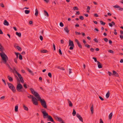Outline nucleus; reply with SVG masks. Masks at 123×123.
Instances as JSON below:
<instances>
[{
    "mask_svg": "<svg viewBox=\"0 0 123 123\" xmlns=\"http://www.w3.org/2000/svg\"><path fill=\"white\" fill-rule=\"evenodd\" d=\"M30 90L32 93L37 98L38 100L40 101L41 105L45 109L47 108L46 103L44 100V99H42L38 93L35 91L33 88H30Z\"/></svg>",
    "mask_w": 123,
    "mask_h": 123,
    "instance_id": "obj_1",
    "label": "nucleus"
},
{
    "mask_svg": "<svg viewBox=\"0 0 123 123\" xmlns=\"http://www.w3.org/2000/svg\"><path fill=\"white\" fill-rule=\"evenodd\" d=\"M4 50V47L0 43V55L3 61V63L4 64H6L7 61L8 60V57L7 55L3 52Z\"/></svg>",
    "mask_w": 123,
    "mask_h": 123,
    "instance_id": "obj_2",
    "label": "nucleus"
},
{
    "mask_svg": "<svg viewBox=\"0 0 123 123\" xmlns=\"http://www.w3.org/2000/svg\"><path fill=\"white\" fill-rule=\"evenodd\" d=\"M41 111L43 113V118H47L48 121H49L54 123H55V122L54 120L52 117L48 115V113L44 109H41Z\"/></svg>",
    "mask_w": 123,
    "mask_h": 123,
    "instance_id": "obj_3",
    "label": "nucleus"
},
{
    "mask_svg": "<svg viewBox=\"0 0 123 123\" xmlns=\"http://www.w3.org/2000/svg\"><path fill=\"white\" fill-rule=\"evenodd\" d=\"M16 90L18 91L22 92H23L25 91L22 85L20 84V82L17 85Z\"/></svg>",
    "mask_w": 123,
    "mask_h": 123,
    "instance_id": "obj_4",
    "label": "nucleus"
},
{
    "mask_svg": "<svg viewBox=\"0 0 123 123\" xmlns=\"http://www.w3.org/2000/svg\"><path fill=\"white\" fill-rule=\"evenodd\" d=\"M7 84L9 88L13 92L15 93L16 92V88L13 84L11 83L8 82H7Z\"/></svg>",
    "mask_w": 123,
    "mask_h": 123,
    "instance_id": "obj_5",
    "label": "nucleus"
},
{
    "mask_svg": "<svg viewBox=\"0 0 123 123\" xmlns=\"http://www.w3.org/2000/svg\"><path fill=\"white\" fill-rule=\"evenodd\" d=\"M69 46L70 47L69 48V49L70 50H73L74 47V45L73 42L70 39L69 40Z\"/></svg>",
    "mask_w": 123,
    "mask_h": 123,
    "instance_id": "obj_6",
    "label": "nucleus"
},
{
    "mask_svg": "<svg viewBox=\"0 0 123 123\" xmlns=\"http://www.w3.org/2000/svg\"><path fill=\"white\" fill-rule=\"evenodd\" d=\"M34 98L32 99L33 103L35 105H38V104L37 98L35 97Z\"/></svg>",
    "mask_w": 123,
    "mask_h": 123,
    "instance_id": "obj_7",
    "label": "nucleus"
},
{
    "mask_svg": "<svg viewBox=\"0 0 123 123\" xmlns=\"http://www.w3.org/2000/svg\"><path fill=\"white\" fill-rule=\"evenodd\" d=\"M75 41L77 43L78 46L80 48L82 49V46L81 44L78 41L77 39H75Z\"/></svg>",
    "mask_w": 123,
    "mask_h": 123,
    "instance_id": "obj_8",
    "label": "nucleus"
},
{
    "mask_svg": "<svg viewBox=\"0 0 123 123\" xmlns=\"http://www.w3.org/2000/svg\"><path fill=\"white\" fill-rule=\"evenodd\" d=\"M77 117L82 122H83V118L80 115L78 114L77 113L76 115Z\"/></svg>",
    "mask_w": 123,
    "mask_h": 123,
    "instance_id": "obj_9",
    "label": "nucleus"
},
{
    "mask_svg": "<svg viewBox=\"0 0 123 123\" xmlns=\"http://www.w3.org/2000/svg\"><path fill=\"white\" fill-rule=\"evenodd\" d=\"M6 65H7L8 66L9 68L11 70H12V71L13 72V73H14V71L16 73V71H17L15 68H14L13 70L12 68L10 67V66L7 63H6Z\"/></svg>",
    "mask_w": 123,
    "mask_h": 123,
    "instance_id": "obj_10",
    "label": "nucleus"
},
{
    "mask_svg": "<svg viewBox=\"0 0 123 123\" xmlns=\"http://www.w3.org/2000/svg\"><path fill=\"white\" fill-rule=\"evenodd\" d=\"M55 117L56 119V120L58 121L61 122L62 120L61 117H59L58 116H55Z\"/></svg>",
    "mask_w": 123,
    "mask_h": 123,
    "instance_id": "obj_11",
    "label": "nucleus"
},
{
    "mask_svg": "<svg viewBox=\"0 0 123 123\" xmlns=\"http://www.w3.org/2000/svg\"><path fill=\"white\" fill-rule=\"evenodd\" d=\"M113 75H114L115 76L117 77L119 76V75L118 73L116 71L114 70H113Z\"/></svg>",
    "mask_w": 123,
    "mask_h": 123,
    "instance_id": "obj_12",
    "label": "nucleus"
},
{
    "mask_svg": "<svg viewBox=\"0 0 123 123\" xmlns=\"http://www.w3.org/2000/svg\"><path fill=\"white\" fill-rule=\"evenodd\" d=\"M7 78L9 80V81L10 82H12L13 81V78L11 77L10 76L8 75L7 76Z\"/></svg>",
    "mask_w": 123,
    "mask_h": 123,
    "instance_id": "obj_13",
    "label": "nucleus"
},
{
    "mask_svg": "<svg viewBox=\"0 0 123 123\" xmlns=\"http://www.w3.org/2000/svg\"><path fill=\"white\" fill-rule=\"evenodd\" d=\"M98 68H102V65L99 62H98Z\"/></svg>",
    "mask_w": 123,
    "mask_h": 123,
    "instance_id": "obj_14",
    "label": "nucleus"
},
{
    "mask_svg": "<svg viewBox=\"0 0 123 123\" xmlns=\"http://www.w3.org/2000/svg\"><path fill=\"white\" fill-rule=\"evenodd\" d=\"M115 24V22L113 21H112L111 23H109V25L110 27H112L113 26V25H114Z\"/></svg>",
    "mask_w": 123,
    "mask_h": 123,
    "instance_id": "obj_15",
    "label": "nucleus"
},
{
    "mask_svg": "<svg viewBox=\"0 0 123 123\" xmlns=\"http://www.w3.org/2000/svg\"><path fill=\"white\" fill-rule=\"evenodd\" d=\"M4 25H5L8 26L9 25V23L6 20H5L3 23Z\"/></svg>",
    "mask_w": 123,
    "mask_h": 123,
    "instance_id": "obj_16",
    "label": "nucleus"
},
{
    "mask_svg": "<svg viewBox=\"0 0 123 123\" xmlns=\"http://www.w3.org/2000/svg\"><path fill=\"white\" fill-rule=\"evenodd\" d=\"M64 30L65 31L68 33L69 31L68 29V27H65L64 28Z\"/></svg>",
    "mask_w": 123,
    "mask_h": 123,
    "instance_id": "obj_17",
    "label": "nucleus"
},
{
    "mask_svg": "<svg viewBox=\"0 0 123 123\" xmlns=\"http://www.w3.org/2000/svg\"><path fill=\"white\" fill-rule=\"evenodd\" d=\"M16 73L17 74L18 76L20 79L23 78L21 76V74L19 73H18L17 71H16Z\"/></svg>",
    "mask_w": 123,
    "mask_h": 123,
    "instance_id": "obj_18",
    "label": "nucleus"
},
{
    "mask_svg": "<svg viewBox=\"0 0 123 123\" xmlns=\"http://www.w3.org/2000/svg\"><path fill=\"white\" fill-rule=\"evenodd\" d=\"M93 105H92L91 106L90 108L91 110L92 114H93Z\"/></svg>",
    "mask_w": 123,
    "mask_h": 123,
    "instance_id": "obj_19",
    "label": "nucleus"
},
{
    "mask_svg": "<svg viewBox=\"0 0 123 123\" xmlns=\"http://www.w3.org/2000/svg\"><path fill=\"white\" fill-rule=\"evenodd\" d=\"M26 69L27 70V71L30 73L32 75H33L34 74L33 72L30 70L28 68H26Z\"/></svg>",
    "mask_w": 123,
    "mask_h": 123,
    "instance_id": "obj_20",
    "label": "nucleus"
},
{
    "mask_svg": "<svg viewBox=\"0 0 123 123\" xmlns=\"http://www.w3.org/2000/svg\"><path fill=\"white\" fill-rule=\"evenodd\" d=\"M44 15L47 17H48L49 16V15L48 13L45 10L44 11Z\"/></svg>",
    "mask_w": 123,
    "mask_h": 123,
    "instance_id": "obj_21",
    "label": "nucleus"
},
{
    "mask_svg": "<svg viewBox=\"0 0 123 123\" xmlns=\"http://www.w3.org/2000/svg\"><path fill=\"white\" fill-rule=\"evenodd\" d=\"M68 101L69 106L71 107H72L73 106V104L69 100V99H68Z\"/></svg>",
    "mask_w": 123,
    "mask_h": 123,
    "instance_id": "obj_22",
    "label": "nucleus"
},
{
    "mask_svg": "<svg viewBox=\"0 0 123 123\" xmlns=\"http://www.w3.org/2000/svg\"><path fill=\"white\" fill-rule=\"evenodd\" d=\"M38 12L37 9L36 8L35 9V15L36 16H37L38 14Z\"/></svg>",
    "mask_w": 123,
    "mask_h": 123,
    "instance_id": "obj_23",
    "label": "nucleus"
},
{
    "mask_svg": "<svg viewBox=\"0 0 123 123\" xmlns=\"http://www.w3.org/2000/svg\"><path fill=\"white\" fill-rule=\"evenodd\" d=\"M110 94V92L109 91H108L106 93V98H108L109 97Z\"/></svg>",
    "mask_w": 123,
    "mask_h": 123,
    "instance_id": "obj_24",
    "label": "nucleus"
},
{
    "mask_svg": "<svg viewBox=\"0 0 123 123\" xmlns=\"http://www.w3.org/2000/svg\"><path fill=\"white\" fill-rule=\"evenodd\" d=\"M23 106L24 108V109L25 110L27 111L28 110V108L27 107H26L25 105H24V104L23 105Z\"/></svg>",
    "mask_w": 123,
    "mask_h": 123,
    "instance_id": "obj_25",
    "label": "nucleus"
},
{
    "mask_svg": "<svg viewBox=\"0 0 123 123\" xmlns=\"http://www.w3.org/2000/svg\"><path fill=\"white\" fill-rule=\"evenodd\" d=\"M27 97L29 98H32V99H33L34 98V97H33V96L32 95L29 94V96H27Z\"/></svg>",
    "mask_w": 123,
    "mask_h": 123,
    "instance_id": "obj_26",
    "label": "nucleus"
},
{
    "mask_svg": "<svg viewBox=\"0 0 123 123\" xmlns=\"http://www.w3.org/2000/svg\"><path fill=\"white\" fill-rule=\"evenodd\" d=\"M16 34L19 37H20L21 36V33L20 32H16Z\"/></svg>",
    "mask_w": 123,
    "mask_h": 123,
    "instance_id": "obj_27",
    "label": "nucleus"
},
{
    "mask_svg": "<svg viewBox=\"0 0 123 123\" xmlns=\"http://www.w3.org/2000/svg\"><path fill=\"white\" fill-rule=\"evenodd\" d=\"M41 52L43 53H47L48 52V51L46 50H41Z\"/></svg>",
    "mask_w": 123,
    "mask_h": 123,
    "instance_id": "obj_28",
    "label": "nucleus"
},
{
    "mask_svg": "<svg viewBox=\"0 0 123 123\" xmlns=\"http://www.w3.org/2000/svg\"><path fill=\"white\" fill-rule=\"evenodd\" d=\"M76 112L75 110L74 109H73V112L72 113V114L73 116H75L76 114Z\"/></svg>",
    "mask_w": 123,
    "mask_h": 123,
    "instance_id": "obj_29",
    "label": "nucleus"
},
{
    "mask_svg": "<svg viewBox=\"0 0 123 123\" xmlns=\"http://www.w3.org/2000/svg\"><path fill=\"white\" fill-rule=\"evenodd\" d=\"M112 113L111 112L110 114L109 115V118L110 119H111L112 118Z\"/></svg>",
    "mask_w": 123,
    "mask_h": 123,
    "instance_id": "obj_30",
    "label": "nucleus"
},
{
    "mask_svg": "<svg viewBox=\"0 0 123 123\" xmlns=\"http://www.w3.org/2000/svg\"><path fill=\"white\" fill-rule=\"evenodd\" d=\"M16 48L19 51H21V48L19 46H17Z\"/></svg>",
    "mask_w": 123,
    "mask_h": 123,
    "instance_id": "obj_31",
    "label": "nucleus"
},
{
    "mask_svg": "<svg viewBox=\"0 0 123 123\" xmlns=\"http://www.w3.org/2000/svg\"><path fill=\"white\" fill-rule=\"evenodd\" d=\"M18 106L16 105L15 107V112H17L18 111Z\"/></svg>",
    "mask_w": 123,
    "mask_h": 123,
    "instance_id": "obj_32",
    "label": "nucleus"
},
{
    "mask_svg": "<svg viewBox=\"0 0 123 123\" xmlns=\"http://www.w3.org/2000/svg\"><path fill=\"white\" fill-rule=\"evenodd\" d=\"M25 13L26 14H28L29 13L30 11L29 10H26L25 11Z\"/></svg>",
    "mask_w": 123,
    "mask_h": 123,
    "instance_id": "obj_33",
    "label": "nucleus"
},
{
    "mask_svg": "<svg viewBox=\"0 0 123 123\" xmlns=\"http://www.w3.org/2000/svg\"><path fill=\"white\" fill-rule=\"evenodd\" d=\"M100 23L102 25H104L106 23L102 21H100Z\"/></svg>",
    "mask_w": 123,
    "mask_h": 123,
    "instance_id": "obj_34",
    "label": "nucleus"
},
{
    "mask_svg": "<svg viewBox=\"0 0 123 123\" xmlns=\"http://www.w3.org/2000/svg\"><path fill=\"white\" fill-rule=\"evenodd\" d=\"M14 53L17 56L16 57H17V58H18V55H19L20 54L19 53L16 52H15Z\"/></svg>",
    "mask_w": 123,
    "mask_h": 123,
    "instance_id": "obj_35",
    "label": "nucleus"
},
{
    "mask_svg": "<svg viewBox=\"0 0 123 123\" xmlns=\"http://www.w3.org/2000/svg\"><path fill=\"white\" fill-rule=\"evenodd\" d=\"M19 58L20 60H21L22 59V55L20 54L19 56Z\"/></svg>",
    "mask_w": 123,
    "mask_h": 123,
    "instance_id": "obj_36",
    "label": "nucleus"
},
{
    "mask_svg": "<svg viewBox=\"0 0 123 123\" xmlns=\"http://www.w3.org/2000/svg\"><path fill=\"white\" fill-rule=\"evenodd\" d=\"M81 77L79 75H78L77 77V79L79 80H81Z\"/></svg>",
    "mask_w": 123,
    "mask_h": 123,
    "instance_id": "obj_37",
    "label": "nucleus"
},
{
    "mask_svg": "<svg viewBox=\"0 0 123 123\" xmlns=\"http://www.w3.org/2000/svg\"><path fill=\"white\" fill-rule=\"evenodd\" d=\"M48 75L49 77L50 78L52 77V74L51 73H49L48 74Z\"/></svg>",
    "mask_w": 123,
    "mask_h": 123,
    "instance_id": "obj_38",
    "label": "nucleus"
},
{
    "mask_svg": "<svg viewBox=\"0 0 123 123\" xmlns=\"http://www.w3.org/2000/svg\"><path fill=\"white\" fill-rule=\"evenodd\" d=\"M85 46L88 48H90V45H88L87 44H85Z\"/></svg>",
    "mask_w": 123,
    "mask_h": 123,
    "instance_id": "obj_39",
    "label": "nucleus"
},
{
    "mask_svg": "<svg viewBox=\"0 0 123 123\" xmlns=\"http://www.w3.org/2000/svg\"><path fill=\"white\" fill-rule=\"evenodd\" d=\"M60 26L61 27H63L64 26V25L62 22L60 23Z\"/></svg>",
    "mask_w": 123,
    "mask_h": 123,
    "instance_id": "obj_40",
    "label": "nucleus"
},
{
    "mask_svg": "<svg viewBox=\"0 0 123 123\" xmlns=\"http://www.w3.org/2000/svg\"><path fill=\"white\" fill-rule=\"evenodd\" d=\"M73 10H78L79 9L78 8V7L77 6H74V7L73 8Z\"/></svg>",
    "mask_w": 123,
    "mask_h": 123,
    "instance_id": "obj_41",
    "label": "nucleus"
},
{
    "mask_svg": "<svg viewBox=\"0 0 123 123\" xmlns=\"http://www.w3.org/2000/svg\"><path fill=\"white\" fill-rule=\"evenodd\" d=\"M113 7L115 8H119V7H120V6L118 5H116L114 6Z\"/></svg>",
    "mask_w": 123,
    "mask_h": 123,
    "instance_id": "obj_42",
    "label": "nucleus"
},
{
    "mask_svg": "<svg viewBox=\"0 0 123 123\" xmlns=\"http://www.w3.org/2000/svg\"><path fill=\"white\" fill-rule=\"evenodd\" d=\"M59 54L61 55H62V51L60 49H59Z\"/></svg>",
    "mask_w": 123,
    "mask_h": 123,
    "instance_id": "obj_43",
    "label": "nucleus"
},
{
    "mask_svg": "<svg viewBox=\"0 0 123 123\" xmlns=\"http://www.w3.org/2000/svg\"><path fill=\"white\" fill-rule=\"evenodd\" d=\"M92 58L94 60V61L95 62H98V61H97V58H96L95 57H93Z\"/></svg>",
    "mask_w": 123,
    "mask_h": 123,
    "instance_id": "obj_44",
    "label": "nucleus"
},
{
    "mask_svg": "<svg viewBox=\"0 0 123 123\" xmlns=\"http://www.w3.org/2000/svg\"><path fill=\"white\" fill-rule=\"evenodd\" d=\"M93 40L97 43H98V41L97 39L96 38H95L93 39Z\"/></svg>",
    "mask_w": 123,
    "mask_h": 123,
    "instance_id": "obj_45",
    "label": "nucleus"
},
{
    "mask_svg": "<svg viewBox=\"0 0 123 123\" xmlns=\"http://www.w3.org/2000/svg\"><path fill=\"white\" fill-rule=\"evenodd\" d=\"M108 74L109 75V76H111L113 74L112 73L109 72L108 71Z\"/></svg>",
    "mask_w": 123,
    "mask_h": 123,
    "instance_id": "obj_46",
    "label": "nucleus"
},
{
    "mask_svg": "<svg viewBox=\"0 0 123 123\" xmlns=\"http://www.w3.org/2000/svg\"><path fill=\"white\" fill-rule=\"evenodd\" d=\"M41 16L43 18H44L45 16L44 15L43 13L41 14Z\"/></svg>",
    "mask_w": 123,
    "mask_h": 123,
    "instance_id": "obj_47",
    "label": "nucleus"
},
{
    "mask_svg": "<svg viewBox=\"0 0 123 123\" xmlns=\"http://www.w3.org/2000/svg\"><path fill=\"white\" fill-rule=\"evenodd\" d=\"M108 52H109L111 53H114V51L112 50H109L108 51Z\"/></svg>",
    "mask_w": 123,
    "mask_h": 123,
    "instance_id": "obj_48",
    "label": "nucleus"
},
{
    "mask_svg": "<svg viewBox=\"0 0 123 123\" xmlns=\"http://www.w3.org/2000/svg\"><path fill=\"white\" fill-rule=\"evenodd\" d=\"M69 76H71V75H70V74L72 73L71 69H69Z\"/></svg>",
    "mask_w": 123,
    "mask_h": 123,
    "instance_id": "obj_49",
    "label": "nucleus"
},
{
    "mask_svg": "<svg viewBox=\"0 0 123 123\" xmlns=\"http://www.w3.org/2000/svg\"><path fill=\"white\" fill-rule=\"evenodd\" d=\"M75 33L76 35H80L81 34V33L80 32H78L77 31H75Z\"/></svg>",
    "mask_w": 123,
    "mask_h": 123,
    "instance_id": "obj_50",
    "label": "nucleus"
},
{
    "mask_svg": "<svg viewBox=\"0 0 123 123\" xmlns=\"http://www.w3.org/2000/svg\"><path fill=\"white\" fill-rule=\"evenodd\" d=\"M2 80L3 82H4L5 85L6 86V84L5 80L3 79H2Z\"/></svg>",
    "mask_w": 123,
    "mask_h": 123,
    "instance_id": "obj_51",
    "label": "nucleus"
},
{
    "mask_svg": "<svg viewBox=\"0 0 123 123\" xmlns=\"http://www.w3.org/2000/svg\"><path fill=\"white\" fill-rule=\"evenodd\" d=\"M79 18L80 19L83 20L84 19V18L82 16H80Z\"/></svg>",
    "mask_w": 123,
    "mask_h": 123,
    "instance_id": "obj_52",
    "label": "nucleus"
},
{
    "mask_svg": "<svg viewBox=\"0 0 123 123\" xmlns=\"http://www.w3.org/2000/svg\"><path fill=\"white\" fill-rule=\"evenodd\" d=\"M23 86L26 89L27 88V84H24L23 85Z\"/></svg>",
    "mask_w": 123,
    "mask_h": 123,
    "instance_id": "obj_53",
    "label": "nucleus"
},
{
    "mask_svg": "<svg viewBox=\"0 0 123 123\" xmlns=\"http://www.w3.org/2000/svg\"><path fill=\"white\" fill-rule=\"evenodd\" d=\"M18 59V58H17V57H16V58H14V62L16 63H17V59Z\"/></svg>",
    "mask_w": 123,
    "mask_h": 123,
    "instance_id": "obj_54",
    "label": "nucleus"
},
{
    "mask_svg": "<svg viewBox=\"0 0 123 123\" xmlns=\"http://www.w3.org/2000/svg\"><path fill=\"white\" fill-rule=\"evenodd\" d=\"M103 39L105 42H107L108 41V39L106 38H104Z\"/></svg>",
    "mask_w": 123,
    "mask_h": 123,
    "instance_id": "obj_55",
    "label": "nucleus"
},
{
    "mask_svg": "<svg viewBox=\"0 0 123 123\" xmlns=\"http://www.w3.org/2000/svg\"><path fill=\"white\" fill-rule=\"evenodd\" d=\"M39 38H40V40L41 41L43 40V37L42 36H40L39 37Z\"/></svg>",
    "mask_w": 123,
    "mask_h": 123,
    "instance_id": "obj_56",
    "label": "nucleus"
},
{
    "mask_svg": "<svg viewBox=\"0 0 123 123\" xmlns=\"http://www.w3.org/2000/svg\"><path fill=\"white\" fill-rule=\"evenodd\" d=\"M99 98L102 101H103L104 100V99L101 96H99Z\"/></svg>",
    "mask_w": 123,
    "mask_h": 123,
    "instance_id": "obj_57",
    "label": "nucleus"
},
{
    "mask_svg": "<svg viewBox=\"0 0 123 123\" xmlns=\"http://www.w3.org/2000/svg\"><path fill=\"white\" fill-rule=\"evenodd\" d=\"M114 31H115V32H114V34L116 35H117V33L116 32L117 31L115 29H114Z\"/></svg>",
    "mask_w": 123,
    "mask_h": 123,
    "instance_id": "obj_58",
    "label": "nucleus"
},
{
    "mask_svg": "<svg viewBox=\"0 0 123 123\" xmlns=\"http://www.w3.org/2000/svg\"><path fill=\"white\" fill-rule=\"evenodd\" d=\"M20 81H21V83H24V80L23 79V78H21V79H20Z\"/></svg>",
    "mask_w": 123,
    "mask_h": 123,
    "instance_id": "obj_59",
    "label": "nucleus"
},
{
    "mask_svg": "<svg viewBox=\"0 0 123 123\" xmlns=\"http://www.w3.org/2000/svg\"><path fill=\"white\" fill-rule=\"evenodd\" d=\"M94 16L96 17H98V15L97 13H95L94 14Z\"/></svg>",
    "mask_w": 123,
    "mask_h": 123,
    "instance_id": "obj_60",
    "label": "nucleus"
},
{
    "mask_svg": "<svg viewBox=\"0 0 123 123\" xmlns=\"http://www.w3.org/2000/svg\"><path fill=\"white\" fill-rule=\"evenodd\" d=\"M120 37L121 40L123 39V35H120Z\"/></svg>",
    "mask_w": 123,
    "mask_h": 123,
    "instance_id": "obj_61",
    "label": "nucleus"
},
{
    "mask_svg": "<svg viewBox=\"0 0 123 123\" xmlns=\"http://www.w3.org/2000/svg\"><path fill=\"white\" fill-rule=\"evenodd\" d=\"M80 14V12L79 11H78L76 12L75 14L76 15H79Z\"/></svg>",
    "mask_w": 123,
    "mask_h": 123,
    "instance_id": "obj_62",
    "label": "nucleus"
},
{
    "mask_svg": "<svg viewBox=\"0 0 123 123\" xmlns=\"http://www.w3.org/2000/svg\"><path fill=\"white\" fill-rule=\"evenodd\" d=\"M119 10L120 11H123V8H121L120 7L119 8Z\"/></svg>",
    "mask_w": 123,
    "mask_h": 123,
    "instance_id": "obj_63",
    "label": "nucleus"
},
{
    "mask_svg": "<svg viewBox=\"0 0 123 123\" xmlns=\"http://www.w3.org/2000/svg\"><path fill=\"white\" fill-rule=\"evenodd\" d=\"M100 123H104L102 119H100Z\"/></svg>",
    "mask_w": 123,
    "mask_h": 123,
    "instance_id": "obj_64",
    "label": "nucleus"
}]
</instances>
